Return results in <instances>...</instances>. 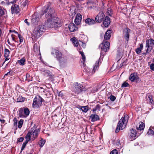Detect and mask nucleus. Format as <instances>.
I'll list each match as a JSON object with an SVG mask.
<instances>
[{
  "label": "nucleus",
  "mask_w": 154,
  "mask_h": 154,
  "mask_svg": "<svg viewBox=\"0 0 154 154\" xmlns=\"http://www.w3.org/2000/svg\"><path fill=\"white\" fill-rule=\"evenodd\" d=\"M44 12L47 13L46 15L47 20L45 21V24L48 27L56 29L60 27L61 23L57 17L53 14V9L51 8L47 7L44 10Z\"/></svg>",
  "instance_id": "obj_1"
},
{
  "label": "nucleus",
  "mask_w": 154,
  "mask_h": 154,
  "mask_svg": "<svg viewBox=\"0 0 154 154\" xmlns=\"http://www.w3.org/2000/svg\"><path fill=\"white\" fill-rule=\"evenodd\" d=\"M38 13H35L33 15L32 18L31 20L32 24L35 27L34 29L32 36V39L33 41L37 40L38 38Z\"/></svg>",
  "instance_id": "obj_2"
},
{
  "label": "nucleus",
  "mask_w": 154,
  "mask_h": 154,
  "mask_svg": "<svg viewBox=\"0 0 154 154\" xmlns=\"http://www.w3.org/2000/svg\"><path fill=\"white\" fill-rule=\"evenodd\" d=\"M128 116L126 115L120 120L117 125L118 127H119V130H122L125 127L128 121Z\"/></svg>",
  "instance_id": "obj_3"
},
{
  "label": "nucleus",
  "mask_w": 154,
  "mask_h": 154,
  "mask_svg": "<svg viewBox=\"0 0 154 154\" xmlns=\"http://www.w3.org/2000/svg\"><path fill=\"white\" fill-rule=\"evenodd\" d=\"M110 45L109 42L104 40L99 46L100 47H101V52H102L103 51L106 52L108 51L109 49Z\"/></svg>",
  "instance_id": "obj_4"
},
{
  "label": "nucleus",
  "mask_w": 154,
  "mask_h": 154,
  "mask_svg": "<svg viewBox=\"0 0 154 154\" xmlns=\"http://www.w3.org/2000/svg\"><path fill=\"white\" fill-rule=\"evenodd\" d=\"M154 46V40L152 38L147 39L146 41V47L147 48L146 51V53H148L151 51Z\"/></svg>",
  "instance_id": "obj_5"
},
{
  "label": "nucleus",
  "mask_w": 154,
  "mask_h": 154,
  "mask_svg": "<svg viewBox=\"0 0 154 154\" xmlns=\"http://www.w3.org/2000/svg\"><path fill=\"white\" fill-rule=\"evenodd\" d=\"M55 54L57 60L60 62V60L62 58V54L58 50L55 49H53L52 50L51 54L54 55Z\"/></svg>",
  "instance_id": "obj_6"
},
{
  "label": "nucleus",
  "mask_w": 154,
  "mask_h": 154,
  "mask_svg": "<svg viewBox=\"0 0 154 154\" xmlns=\"http://www.w3.org/2000/svg\"><path fill=\"white\" fill-rule=\"evenodd\" d=\"M105 17V14L102 11L100 12L95 17V20L96 22L98 23H101Z\"/></svg>",
  "instance_id": "obj_7"
},
{
  "label": "nucleus",
  "mask_w": 154,
  "mask_h": 154,
  "mask_svg": "<svg viewBox=\"0 0 154 154\" xmlns=\"http://www.w3.org/2000/svg\"><path fill=\"white\" fill-rule=\"evenodd\" d=\"M137 133L136 130L133 128H132L130 130V131L128 133L129 137L131 139H135L137 136Z\"/></svg>",
  "instance_id": "obj_8"
},
{
  "label": "nucleus",
  "mask_w": 154,
  "mask_h": 154,
  "mask_svg": "<svg viewBox=\"0 0 154 154\" xmlns=\"http://www.w3.org/2000/svg\"><path fill=\"white\" fill-rule=\"evenodd\" d=\"M11 13L12 14L18 13L20 10L19 6L18 5L14 4L11 8Z\"/></svg>",
  "instance_id": "obj_9"
},
{
  "label": "nucleus",
  "mask_w": 154,
  "mask_h": 154,
  "mask_svg": "<svg viewBox=\"0 0 154 154\" xmlns=\"http://www.w3.org/2000/svg\"><path fill=\"white\" fill-rule=\"evenodd\" d=\"M82 16L79 13H77L76 17L75 18L74 22L77 25H79L81 21Z\"/></svg>",
  "instance_id": "obj_10"
},
{
  "label": "nucleus",
  "mask_w": 154,
  "mask_h": 154,
  "mask_svg": "<svg viewBox=\"0 0 154 154\" xmlns=\"http://www.w3.org/2000/svg\"><path fill=\"white\" fill-rule=\"evenodd\" d=\"M139 78L137 75V74L136 72H134L131 74L129 77V79L131 82H134L137 80Z\"/></svg>",
  "instance_id": "obj_11"
},
{
  "label": "nucleus",
  "mask_w": 154,
  "mask_h": 154,
  "mask_svg": "<svg viewBox=\"0 0 154 154\" xmlns=\"http://www.w3.org/2000/svg\"><path fill=\"white\" fill-rule=\"evenodd\" d=\"M82 86L81 84H78L76 83L75 84V88L77 94H79L82 91Z\"/></svg>",
  "instance_id": "obj_12"
},
{
  "label": "nucleus",
  "mask_w": 154,
  "mask_h": 154,
  "mask_svg": "<svg viewBox=\"0 0 154 154\" xmlns=\"http://www.w3.org/2000/svg\"><path fill=\"white\" fill-rule=\"evenodd\" d=\"M130 31V29L126 28L124 30L123 32V35L127 41H128L129 37V33Z\"/></svg>",
  "instance_id": "obj_13"
},
{
  "label": "nucleus",
  "mask_w": 154,
  "mask_h": 154,
  "mask_svg": "<svg viewBox=\"0 0 154 154\" xmlns=\"http://www.w3.org/2000/svg\"><path fill=\"white\" fill-rule=\"evenodd\" d=\"M68 28L71 32H73L78 30V28L73 23H71L69 25Z\"/></svg>",
  "instance_id": "obj_14"
},
{
  "label": "nucleus",
  "mask_w": 154,
  "mask_h": 154,
  "mask_svg": "<svg viewBox=\"0 0 154 154\" xmlns=\"http://www.w3.org/2000/svg\"><path fill=\"white\" fill-rule=\"evenodd\" d=\"M110 23V18L107 17L106 16L104 20L103 21V23L105 27H108Z\"/></svg>",
  "instance_id": "obj_15"
},
{
  "label": "nucleus",
  "mask_w": 154,
  "mask_h": 154,
  "mask_svg": "<svg viewBox=\"0 0 154 154\" xmlns=\"http://www.w3.org/2000/svg\"><path fill=\"white\" fill-rule=\"evenodd\" d=\"M112 32V30H108L106 32L104 36V39L105 40H109L111 37V33Z\"/></svg>",
  "instance_id": "obj_16"
},
{
  "label": "nucleus",
  "mask_w": 154,
  "mask_h": 154,
  "mask_svg": "<svg viewBox=\"0 0 154 154\" xmlns=\"http://www.w3.org/2000/svg\"><path fill=\"white\" fill-rule=\"evenodd\" d=\"M10 51L9 50L7 49H5V54L4 56L5 57V59L4 62L3 63L2 65L5 63V62L9 60L10 59L9 57V54H10Z\"/></svg>",
  "instance_id": "obj_17"
},
{
  "label": "nucleus",
  "mask_w": 154,
  "mask_h": 154,
  "mask_svg": "<svg viewBox=\"0 0 154 154\" xmlns=\"http://www.w3.org/2000/svg\"><path fill=\"white\" fill-rule=\"evenodd\" d=\"M85 22L89 25H92L95 24L96 22L95 20H94L92 19L88 18L85 20Z\"/></svg>",
  "instance_id": "obj_18"
},
{
  "label": "nucleus",
  "mask_w": 154,
  "mask_h": 154,
  "mask_svg": "<svg viewBox=\"0 0 154 154\" xmlns=\"http://www.w3.org/2000/svg\"><path fill=\"white\" fill-rule=\"evenodd\" d=\"M90 119H91L92 122H95L99 120V116L96 114H92L90 117Z\"/></svg>",
  "instance_id": "obj_19"
},
{
  "label": "nucleus",
  "mask_w": 154,
  "mask_h": 154,
  "mask_svg": "<svg viewBox=\"0 0 154 154\" xmlns=\"http://www.w3.org/2000/svg\"><path fill=\"white\" fill-rule=\"evenodd\" d=\"M38 106V99L36 97L33 100L32 103V107L35 108H37Z\"/></svg>",
  "instance_id": "obj_20"
},
{
  "label": "nucleus",
  "mask_w": 154,
  "mask_h": 154,
  "mask_svg": "<svg viewBox=\"0 0 154 154\" xmlns=\"http://www.w3.org/2000/svg\"><path fill=\"white\" fill-rule=\"evenodd\" d=\"M32 135L34 139L37 137L38 134V129H35L33 132H31Z\"/></svg>",
  "instance_id": "obj_21"
},
{
  "label": "nucleus",
  "mask_w": 154,
  "mask_h": 154,
  "mask_svg": "<svg viewBox=\"0 0 154 154\" xmlns=\"http://www.w3.org/2000/svg\"><path fill=\"white\" fill-rule=\"evenodd\" d=\"M140 47L137 48L135 50V51L137 54H140L141 53V50L143 48V44H140Z\"/></svg>",
  "instance_id": "obj_22"
},
{
  "label": "nucleus",
  "mask_w": 154,
  "mask_h": 154,
  "mask_svg": "<svg viewBox=\"0 0 154 154\" xmlns=\"http://www.w3.org/2000/svg\"><path fill=\"white\" fill-rule=\"evenodd\" d=\"M100 61L99 60H98L97 61H96L95 65L93 68V69L92 70V72L93 73H94L95 72L96 70H97L98 69V66L99 64Z\"/></svg>",
  "instance_id": "obj_23"
},
{
  "label": "nucleus",
  "mask_w": 154,
  "mask_h": 154,
  "mask_svg": "<svg viewBox=\"0 0 154 154\" xmlns=\"http://www.w3.org/2000/svg\"><path fill=\"white\" fill-rule=\"evenodd\" d=\"M33 50L35 54L36 55L38 54V47L37 44L35 43L34 44Z\"/></svg>",
  "instance_id": "obj_24"
},
{
  "label": "nucleus",
  "mask_w": 154,
  "mask_h": 154,
  "mask_svg": "<svg viewBox=\"0 0 154 154\" xmlns=\"http://www.w3.org/2000/svg\"><path fill=\"white\" fill-rule=\"evenodd\" d=\"M32 136L31 131H29L25 137L26 140L25 141L28 142L30 140L31 137Z\"/></svg>",
  "instance_id": "obj_25"
},
{
  "label": "nucleus",
  "mask_w": 154,
  "mask_h": 154,
  "mask_svg": "<svg viewBox=\"0 0 154 154\" xmlns=\"http://www.w3.org/2000/svg\"><path fill=\"white\" fill-rule=\"evenodd\" d=\"M145 127L144 124L142 122H140L139 123V127H137V129L138 130H143Z\"/></svg>",
  "instance_id": "obj_26"
},
{
  "label": "nucleus",
  "mask_w": 154,
  "mask_h": 154,
  "mask_svg": "<svg viewBox=\"0 0 154 154\" xmlns=\"http://www.w3.org/2000/svg\"><path fill=\"white\" fill-rule=\"evenodd\" d=\"M23 108L25 116H27L29 114L30 111L29 109L27 107H23Z\"/></svg>",
  "instance_id": "obj_27"
},
{
  "label": "nucleus",
  "mask_w": 154,
  "mask_h": 154,
  "mask_svg": "<svg viewBox=\"0 0 154 154\" xmlns=\"http://www.w3.org/2000/svg\"><path fill=\"white\" fill-rule=\"evenodd\" d=\"M19 115L20 117L23 118L25 117V116L24 114L23 108L20 109L19 110Z\"/></svg>",
  "instance_id": "obj_28"
},
{
  "label": "nucleus",
  "mask_w": 154,
  "mask_h": 154,
  "mask_svg": "<svg viewBox=\"0 0 154 154\" xmlns=\"http://www.w3.org/2000/svg\"><path fill=\"white\" fill-rule=\"evenodd\" d=\"M45 30V27L43 25H41L39 26V34L40 32L42 33L39 35V36L42 35V32H43Z\"/></svg>",
  "instance_id": "obj_29"
},
{
  "label": "nucleus",
  "mask_w": 154,
  "mask_h": 154,
  "mask_svg": "<svg viewBox=\"0 0 154 154\" xmlns=\"http://www.w3.org/2000/svg\"><path fill=\"white\" fill-rule=\"evenodd\" d=\"M78 108L81 109L83 112H87L88 110V107L87 106H80Z\"/></svg>",
  "instance_id": "obj_30"
},
{
  "label": "nucleus",
  "mask_w": 154,
  "mask_h": 154,
  "mask_svg": "<svg viewBox=\"0 0 154 154\" xmlns=\"http://www.w3.org/2000/svg\"><path fill=\"white\" fill-rule=\"evenodd\" d=\"M25 61L26 60L25 58L23 57L20 60H18V63L20 65L23 66L24 65Z\"/></svg>",
  "instance_id": "obj_31"
},
{
  "label": "nucleus",
  "mask_w": 154,
  "mask_h": 154,
  "mask_svg": "<svg viewBox=\"0 0 154 154\" xmlns=\"http://www.w3.org/2000/svg\"><path fill=\"white\" fill-rule=\"evenodd\" d=\"M26 98L22 96H19L17 99V101L18 102H22L25 100Z\"/></svg>",
  "instance_id": "obj_32"
},
{
  "label": "nucleus",
  "mask_w": 154,
  "mask_h": 154,
  "mask_svg": "<svg viewBox=\"0 0 154 154\" xmlns=\"http://www.w3.org/2000/svg\"><path fill=\"white\" fill-rule=\"evenodd\" d=\"M45 75H47L48 76H49L51 78H53V75L51 74V72L48 70L45 71Z\"/></svg>",
  "instance_id": "obj_33"
},
{
  "label": "nucleus",
  "mask_w": 154,
  "mask_h": 154,
  "mask_svg": "<svg viewBox=\"0 0 154 154\" xmlns=\"http://www.w3.org/2000/svg\"><path fill=\"white\" fill-rule=\"evenodd\" d=\"M72 40L75 46L77 47L78 46L79 43L75 37L73 38H72Z\"/></svg>",
  "instance_id": "obj_34"
},
{
  "label": "nucleus",
  "mask_w": 154,
  "mask_h": 154,
  "mask_svg": "<svg viewBox=\"0 0 154 154\" xmlns=\"http://www.w3.org/2000/svg\"><path fill=\"white\" fill-rule=\"evenodd\" d=\"M23 120L21 119L18 122V126L19 128H20L22 126Z\"/></svg>",
  "instance_id": "obj_35"
},
{
  "label": "nucleus",
  "mask_w": 154,
  "mask_h": 154,
  "mask_svg": "<svg viewBox=\"0 0 154 154\" xmlns=\"http://www.w3.org/2000/svg\"><path fill=\"white\" fill-rule=\"evenodd\" d=\"M28 143V142L25 141L23 143L21 148V152H22L23 150L24 149L25 147L26 146V145Z\"/></svg>",
  "instance_id": "obj_36"
},
{
  "label": "nucleus",
  "mask_w": 154,
  "mask_h": 154,
  "mask_svg": "<svg viewBox=\"0 0 154 154\" xmlns=\"http://www.w3.org/2000/svg\"><path fill=\"white\" fill-rule=\"evenodd\" d=\"M45 143V141L42 139H41L40 140V144H39V145H40L41 147H42L43 146Z\"/></svg>",
  "instance_id": "obj_37"
},
{
  "label": "nucleus",
  "mask_w": 154,
  "mask_h": 154,
  "mask_svg": "<svg viewBox=\"0 0 154 154\" xmlns=\"http://www.w3.org/2000/svg\"><path fill=\"white\" fill-rule=\"evenodd\" d=\"M147 134L151 135H154V131L151 129L149 128L147 132Z\"/></svg>",
  "instance_id": "obj_38"
},
{
  "label": "nucleus",
  "mask_w": 154,
  "mask_h": 154,
  "mask_svg": "<svg viewBox=\"0 0 154 154\" xmlns=\"http://www.w3.org/2000/svg\"><path fill=\"white\" fill-rule=\"evenodd\" d=\"M82 59L83 60V61H82L81 62L83 64V65L84 66H85V57L84 55H82Z\"/></svg>",
  "instance_id": "obj_39"
},
{
  "label": "nucleus",
  "mask_w": 154,
  "mask_h": 154,
  "mask_svg": "<svg viewBox=\"0 0 154 154\" xmlns=\"http://www.w3.org/2000/svg\"><path fill=\"white\" fill-rule=\"evenodd\" d=\"M148 98L149 100V103H152L153 102V99L152 96L150 95L148 97Z\"/></svg>",
  "instance_id": "obj_40"
},
{
  "label": "nucleus",
  "mask_w": 154,
  "mask_h": 154,
  "mask_svg": "<svg viewBox=\"0 0 154 154\" xmlns=\"http://www.w3.org/2000/svg\"><path fill=\"white\" fill-rule=\"evenodd\" d=\"M10 39H11L12 41H14L15 42H17L16 40L15 36L13 34L11 35Z\"/></svg>",
  "instance_id": "obj_41"
},
{
  "label": "nucleus",
  "mask_w": 154,
  "mask_h": 154,
  "mask_svg": "<svg viewBox=\"0 0 154 154\" xmlns=\"http://www.w3.org/2000/svg\"><path fill=\"white\" fill-rule=\"evenodd\" d=\"M18 36L20 39V43H22L23 41V37L20 34H18Z\"/></svg>",
  "instance_id": "obj_42"
},
{
  "label": "nucleus",
  "mask_w": 154,
  "mask_h": 154,
  "mask_svg": "<svg viewBox=\"0 0 154 154\" xmlns=\"http://www.w3.org/2000/svg\"><path fill=\"white\" fill-rule=\"evenodd\" d=\"M110 154H118V152L116 149H114L110 152Z\"/></svg>",
  "instance_id": "obj_43"
},
{
  "label": "nucleus",
  "mask_w": 154,
  "mask_h": 154,
  "mask_svg": "<svg viewBox=\"0 0 154 154\" xmlns=\"http://www.w3.org/2000/svg\"><path fill=\"white\" fill-rule=\"evenodd\" d=\"M129 86V84L128 83L124 82L122 85V87H128Z\"/></svg>",
  "instance_id": "obj_44"
},
{
  "label": "nucleus",
  "mask_w": 154,
  "mask_h": 154,
  "mask_svg": "<svg viewBox=\"0 0 154 154\" xmlns=\"http://www.w3.org/2000/svg\"><path fill=\"white\" fill-rule=\"evenodd\" d=\"M5 14L4 11L3 9L0 8V17L2 16Z\"/></svg>",
  "instance_id": "obj_45"
},
{
  "label": "nucleus",
  "mask_w": 154,
  "mask_h": 154,
  "mask_svg": "<svg viewBox=\"0 0 154 154\" xmlns=\"http://www.w3.org/2000/svg\"><path fill=\"white\" fill-rule=\"evenodd\" d=\"M110 100L112 101H114L116 99V97L112 95H111L110 96Z\"/></svg>",
  "instance_id": "obj_46"
},
{
  "label": "nucleus",
  "mask_w": 154,
  "mask_h": 154,
  "mask_svg": "<svg viewBox=\"0 0 154 154\" xmlns=\"http://www.w3.org/2000/svg\"><path fill=\"white\" fill-rule=\"evenodd\" d=\"M24 140V137H20L17 139V141L18 142H22Z\"/></svg>",
  "instance_id": "obj_47"
},
{
  "label": "nucleus",
  "mask_w": 154,
  "mask_h": 154,
  "mask_svg": "<svg viewBox=\"0 0 154 154\" xmlns=\"http://www.w3.org/2000/svg\"><path fill=\"white\" fill-rule=\"evenodd\" d=\"M150 69L151 70L154 71V63H152L150 64Z\"/></svg>",
  "instance_id": "obj_48"
},
{
  "label": "nucleus",
  "mask_w": 154,
  "mask_h": 154,
  "mask_svg": "<svg viewBox=\"0 0 154 154\" xmlns=\"http://www.w3.org/2000/svg\"><path fill=\"white\" fill-rule=\"evenodd\" d=\"M14 125H16L17 122V119L16 118H14L13 120Z\"/></svg>",
  "instance_id": "obj_49"
},
{
  "label": "nucleus",
  "mask_w": 154,
  "mask_h": 154,
  "mask_svg": "<svg viewBox=\"0 0 154 154\" xmlns=\"http://www.w3.org/2000/svg\"><path fill=\"white\" fill-rule=\"evenodd\" d=\"M24 22L26 23L27 24V25L28 26H29L30 25V23H29L28 21V19H26L24 20Z\"/></svg>",
  "instance_id": "obj_50"
},
{
  "label": "nucleus",
  "mask_w": 154,
  "mask_h": 154,
  "mask_svg": "<svg viewBox=\"0 0 154 154\" xmlns=\"http://www.w3.org/2000/svg\"><path fill=\"white\" fill-rule=\"evenodd\" d=\"M100 105L99 104H97V105L95 107V110H96L97 109H100Z\"/></svg>",
  "instance_id": "obj_51"
},
{
  "label": "nucleus",
  "mask_w": 154,
  "mask_h": 154,
  "mask_svg": "<svg viewBox=\"0 0 154 154\" xmlns=\"http://www.w3.org/2000/svg\"><path fill=\"white\" fill-rule=\"evenodd\" d=\"M120 130H119V127H118V126H117V127L116 128V131H115V132L116 133H118L119 131Z\"/></svg>",
  "instance_id": "obj_52"
},
{
  "label": "nucleus",
  "mask_w": 154,
  "mask_h": 154,
  "mask_svg": "<svg viewBox=\"0 0 154 154\" xmlns=\"http://www.w3.org/2000/svg\"><path fill=\"white\" fill-rule=\"evenodd\" d=\"M40 100V102L42 103L44 101V100L41 97L39 96V100Z\"/></svg>",
  "instance_id": "obj_53"
},
{
  "label": "nucleus",
  "mask_w": 154,
  "mask_h": 154,
  "mask_svg": "<svg viewBox=\"0 0 154 154\" xmlns=\"http://www.w3.org/2000/svg\"><path fill=\"white\" fill-rule=\"evenodd\" d=\"M107 13L109 14V15H111L112 13L111 11V9H110V10H108L107 11Z\"/></svg>",
  "instance_id": "obj_54"
},
{
  "label": "nucleus",
  "mask_w": 154,
  "mask_h": 154,
  "mask_svg": "<svg viewBox=\"0 0 154 154\" xmlns=\"http://www.w3.org/2000/svg\"><path fill=\"white\" fill-rule=\"evenodd\" d=\"M82 46L84 48H85V47L86 46V45H85V43H84L82 42Z\"/></svg>",
  "instance_id": "obj_55"
},
{
  "label": "nucleus",
  "mask_w": 154,
  "mask_h": 154,
  "mask_svg": "<svg viewBox=\"0 0 154 154\" xmlns=\"http://www.w3.org/2000/svg\"><path fill=\"white\" fill-rule=\"evenodd\" d=\"M59 96H60L61 97H63V95L62 94V93L61 92H60L59 93Z\"/></svg>",
  "instance_id": "obj_56"
},
{
  "label": "nucleus",
  "mask_w": 154,
  "mask_h": 154,
  "mask_svg": "<svg viewBox=\"0 0 154 154\" xmlns=\"http://www.w3.org/2000/svg\"><path fill=\"white\" fill-rule=\"evenodd\" d=\"M0 121L2 123H3V124L5 122V120H4V119H3V120L1 119V121Z\"/></svg>",
  "instance_id": "obj_57"
},
{
  "label": "nucleus",
  "mask_w": 154,
  "mask_h": 154,
  "mask_svg": "<svg viewBox=\"0 0 154 154\" xmlns=\"http://www.w3.org/2000/svg\"><path fill=\"white\" fill-rule=\"evenodd\" d=\"M10 32H15V33H18L17 32H16L14 30H10Z\"/></svg>",
  "instance_id": "obj_58"
},
{
  "label": "nucleus",
  "mask_w": 154,
  "mask_h": 154,
  "mask_svg": "<svg viewBox=\"0 0 154 154\" xmlns=\"http://www.w3.org/2000/svg\"><path fill=\"white\" fill-rule=\"evenodd\" d=\"M30 76L29 75V74H28V73H27L26 74V79H27V78L28 77H29Z\"/></svg>",
  "instance_id": "obj_59"
},
{
  "label": "nucleus",
  "mask_w": 154,
  "mask_h": 154,
  "mask_svg": "<svg viewBox=\"0 0 154 154\" xmlns=\"http://www.w3.org/2000/svg\"><path fill=\"white\" fill-rule=\"evenodd\" d=\"M79 52L80 54L82 56V55H84L83 52H82V51H79Z\"/></svg>",
  "instance_id": "obj_60"
},
{
  "label": "nucleus",
  "mask_w": 154,
  "mask_h": 154,
  "mask_svg": "<svg viewBox=\"0 0 154 154\" xmlns=\"http://www.w3.org/2000/svg\"><path fill=\"white\" fill-rule=\"evenodd\" d=\"M17 0H14L13 1L11 2V3L12 4H14L16 2Z\"/></svg>",
  "instance_id": "obj_61"
},
{
  "label": "nucleus",
  "mask_w": 154,
  "mask_h": 154,
  "mask_svg": "<svg viewBox=\"0 0 154 154\" xmlns=\"http://www.w3.org/2000/svg\"><path fill=\"white\" fill-rule=\"evenodd\" d=\"M7 42H8V44L10 45H11V43L10 42V41H9V39H8L7 40Z\"/></svg>",
  "instance_id": "obj_62"
},
{
  "label": "nucleus",
  "mask_w": 154,
  "mask_h": 154,
  "mask_svg": "<svg viewBox=\"0 0 154 154\" xmlns=\"http://www.w3.org/2000/svg\"><path fill=\"white\" fill-rule=\"evenodd\" d=\"M10 72L9 71V72H8L5 75H8L10 74Z\"/></svg>",
  "instance_id": "obj_63"
},
{
  "label": "nucleus",
  "mask_w": 154,
  "mask_h": 154,
  "mask_svg": "<svg viewBox=\"0 0 154 154\" xmlns=\"http://www.w3.org/2000/svg\"><path fill=\"white\" fill-rule=\"evenodd\" d=\"M2 32L1 29H0V37H1Z\"/></svg>",
  "instance_id": "obj_64"
}]
</instances>
